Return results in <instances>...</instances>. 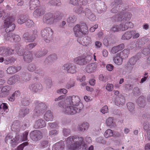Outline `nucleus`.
<instances>
[{
    "label": "nucleus",
    "instance_id": "3c124183",
    "mask_svg": "<svg viewBox=\"0 0 150 150\" xmlns=\"http://www.w3.org/2000/svg\"><path fill=\"white\" fill-rule=\"evenodd\" d=\"M21 103L24 106H27L29 104V100L27 98L25 97H21Z\"/></svg>",
    "mask_w": 150,
    "mask_h": 150
},
{
    "label": "nucleus",
    "instance_id": "bf43d9fd",
    "mask_svg": "<svg viewBox=\"0 0 150 150\" xmlns=\"http://www.w3.org/2000/svg\"><path fill=\"white\" fill-rule=\"evenodd\" d=\"M37 45V43L35 42L25 46V49L27 50H31Z\"/></svg>",
    "mask_w": 150,
    "mask_h": 150
},
{
    "label": "nucleus",
    "instance_id": "f257e3e1",
    "mask_svg": "<svg viewBox=\"0 0 150 150\" xmlns=\"http://www.w3.org/2000/svg\"><path fill=\"white\" fill-rule=\"evenodd\" d=\"M80 102V99L78 96H67L66 101V105L67 106L63 110L64 113L73 115L80 112L83 106Z\"/></svg>",
    "mask_w": 150,
    "mask_h": 150
},
{
    "label": "nucleus",
    "instance_id": "bb28decb",
    "mask_svg": "<svg viewBox=\"0 0 150 150\" xmlns=\"http://www.w3.org/2000/svg\"><path fill=\"white\" fill-rule=\"evenodd\" d=\"M134 31H131L125 32L122 35L121 39L124 40H128L130 39L132 36V35L134 34Z\"/></svg>",
    "mask_w": 150,
    "mask_h": 150
},
{
    "label": "nucleus",
    "instance_id": "774afa93",
    "mask_svg": "<svg viewBox=\"0 0 150 150\" xmlns=\"http://www.w3.org/2000/svg\"><path fill=\"white\" fill-rule=\"evenodd\" d=\"M99 79L100 80L105 82L108 80V78L105 75H103L102 74H100L99 76Z\"/></svg>",
    "mask_w": 150,
    "mask_h": 150
},
{
    "label": "nucleus",
    "instance_id": "4d7b16f0",
    "mask_svg": "<svg viewBox=\"0 0 150 150\" xmlns=\"http://www.w3.org/2000/svg\"><path fill=\"white\" fill-rule=\"evenodd\" d=\"M57 58V55L55 54L50 55L48 57V59L50 62H52L56 60Z\"/></svg>",
    "mask_w": 150,
    "mask_h": 150
},
{
    "label": "nucleus",
    "instance_id": "f704fd0d",
    "mask_svg": "<svg viewBox=\"0 0 150 150\" xmlns=\"http://www.w3.org/2000/svg\"><path fill=\"white\" fill-rule=\"evenodd\" d=\"M139 54H137L134 57H132L129 59V63L131 65H133L135 64L137 61L139 59Z\"/></svg>",
    "mask_w": 150,
    "mask_h": 150
},
{
    "label": "nucleus",
    "instance_id": "f3484780",
    "mask_svg": "<svg viewBox=\"0 0 150 150\" xmlns=\"http://www.w3.org/2000/svg\"><path fill=\"white\" fill-rule=\"evenodd\" d=\"M97 67V64L96 63H93L87 65L85 68V70L88 73H93L96 70Z\"/></svg>",
    "mask_w": 150,
    "mask_h": 150
},
{
    "label": "nucleus",
    "instance_id": "473e14b6",
    "mask_svg": "<svg viewBox=\"0 0 150 150\" xmlns=\"http://www.w3.org/2000/svg\"><path fill=\"white\" fill-rule=\"evenodd\" d=\"M21 69L20 67H8L7 70L8 74H12L19 71Z\"/></svg>",
    "mask_w": 150,
    "mask_h": 150
},
{
    "label": "nucleus",
    "instance_id": "20e7f679",
    "mask_svg": "<svg viewBox=\"0 0 150 150\" xmlns=\"http://www.w3.org/2000/svg\"><path fill=\"white\" fill-rule=\"evenodd\" d=\"M34 104L35 108L34 114L35 116H40L47 108V106L45 104L39 101H35Z\"/></svg>",
    "mask_w": 150,
    "mask_h": 150
},
{
    "label": "nucleus",
    "instance_id": "7c9ffc66",
    "mask_svg": "<svg viewBox=\"0 0 150 150\" xmlns=\"http://www.w3.org/2000/svg\"><path fill=\"white\" fill-rule=\"evenodd\" d=\"M44 118L46 121H52L53 118L52 112L50 110L47 111L44 115Z\"/></svg>",
    "mask_w": 150,
    "mask_h": 150
},
{
    "label": "nucleus",
    "instance_id": "603ef678",
    "mask_svg": "<svg viewBox=\"0 0 150 150\" xmlns=\"http://www.w3.org/2000/svg\"><path fill=\"white\" fill-rule=\"evenodd\" d=\"M50 3L53 6H59L61 4L60 0H52Z\"/></svg>",
    "mask_w": 150,
    "mask_h": 150
},
{
    "label": "nucleus",
    "instance_id": "864d4df0",
    "mask_svg": "<svg viewBox=\"0 0 150 150\" xmlns=\"http://www.w3.org/2000/svg\"><path fill=\"white\" fill-rule=\"evenodd\" d=\"M13 33H8L5 34L4 35V39L6 40L11 41L12 40Z\"/></svg>",
    "mask_w": 150,
    "mask_h": 150
},
{
    "label": "nucleus",
    "instance_id": "de8ad7c7",
    "mask_svg": "<svg viewBox=\"0 0 150 150\" xmlns=\"http://www.w3.org/2000/svg\"><path fill=\"white\" fill-rule=\"evenodd\" d=\"M114 132L110 129H108L105 132L104 134V136L106 138L113 136Z\"/></svg>",
    "mask_w": 150,
    "mask_h": 150
},
{
    "label": "nucleus",
    "instance_id": "79ce46f5",
    "mask_svg": "<svg viewBox=\"0 0 150 150\" xmlns=\"http://www.w3.org/2000/svg\"><path fill=\"white\" fill-rule=\"evenodd\" d=\"M76 17L74 15L69 16L67 20V22L69 23H74L76 22Z\"/></svg>",
    "mask_w": 150,
    "mask_h": 150
},
{
    "label": "nucleus",
    "instance_id": "2f4dec72",
    "mask_svg": "<svg viewBox=\"0 0 150 150\" xmlns=\"http://www.w3.org/2000/svg\"><path fill=\"white\" fill-rule=\"evenodd\" d=\"M129 50L128 49H125L122 51L117 53L120 57L123 59L127 58L129 54Z\"/></svg>",
    "mask_w": 150,
    "mask_h": 150
},
{
    "label": "nucleus",
    "instance_id": "cd10ccee",
    "mask_svg": "<svg viewBox=\"0 0 150 150\" xmlns=\"http://www.w3.org/2000/svg\"><path fill=\"white\" fill-rule=\"evenodd\" d=\"M21 125L19 123V121H14L12 124L11 129L13 130L16 132L19 131L21 128Z\"/></svg>",
    "mask_w": 150,
    "mask_h": 150
},
{
    "label": "nucleus",
    "instance_id": "4be33fe9",
    "mask_svg": "<svg viewBox=\"0 0 150 150\" xmlns=\"http://www.w3.org/2000/svg\"><path fill=\"white\" fill-rule=\"evenodd\" d=\"M85 15L90 21H94L96 20V16L88 8L85 9Z\"/></svg>",
    "mask_w": 150,
    "mask_h": 150
},
{
    "label": "nucleus",
    "instance_id": "9b49d317",
    "mask_svg": "<svg viewBox=\"0 0 150 150\" xmlns=\"http://www.w3.org/2000/svg\"><path fill=\"white\" fill-rule=\"evenodd\" d=\"M92 58V57L90 55L86 56L85 58L79 56L75 58L74 61L75 63L78 64L83 65L89 63Z\"/></svg>",
    "mask_w": 150,
    "mask_h": 150
},
{
    "label": "nucleus",
    "instance_id": "13d9d810",
    "mask_svg": "<svg viewBox=\"0 0 150 150\" xmlns=\"http://www.w3.org/2000/svg\"><path fill=\"white\" fill-rule=\"evenodd\" d=\"M119 26L120 30L124 31L128 29V26L127 25L126 23H122Z\"/></svg>",
    "mask_w": 150,
    "mask_h": 150
},
{
    "label": "nucleus",
    "instance_id": "49530a36",
    "mask_svg": "<svg viewBox=\"0 0 150 150\" xmlns=\"http://www.w3.org/2000/svg\"><path fill=\"white\" fill-rule=\"evenodd\" d=\"M25 75H24L22 76L21 79L23 81L26 82L29 81L31 78V75L29 73H26Z\"/></svg>",
    "mask_w": 150,
    "mask_h": 150
},
{
    "label": "nucleus",
    "instance_id": "a18cd8bd",
    "mask_svg": "<svg viewBox=\"0 0 150 150\" xmlns=\"http://www.w3.org/2000/svg\"><path fill=\"white\" fill-rule=\"evenodd\" d=\"M74 11L78 14H80L84 13L83 7L79 6L74 7Z\"/></svg>",
    "mask_w": 150,
    "mask_h": 150
},
{
    "label": "nucleus",
    "instance_id": "ddd939ff",
    "mask_svg": "<svg viewBox=\"0 0 150 150\" xmlns=\"http://www.w3.org/2000/svg\"><path fill=\"white\" fill-rule=\"evenodd\" d=\"M30 135L31 139L35 142L40 140L42 137V132L38 130L33 131L31 132Z\"/></svg>",
    "mask_w": 150,
    "mask_h": 150
},
{
    "label": "nucleus",
    "instance_id": "338daca9",
    "mask_svg": "<svg viewBox=\"0 0 150 150\" xmlns=\"http://www.w3.org/2000/svg\"><path fill=\"white\" fill-rule=\"evenodd\" d=\"M12 35V40L15 42H19L21 40V38L20 36L17 35H16L13 33Z\"/></svg>",
    "mask_w": 150,
    "mask_h": 150
},
{
    "label": "nucleus",
    "instance_id": "a211bd4d",
    "mask_svg": "<svg viewBox=\"0 0 150 150\" xmlns=\"http://www.w3.org/2000/svg\"><path fill=\"white\" fill-rule=\"evenodd\" d=\"M122 3L121 0H115L113 2V5L115 6L111 10V12L113 13H117L119 10L120 6Z\"/></svg>",
    "mask_w": 150,
    "mask_h": 150
},
{
    "label": "nucleus",
    "instance_id": "393cba45",
    "mask_svg": "<svg viewBox=\"0 0 150 150\" xmlns=\"http://www.w3.org/2000/svg\"><path fill=\"white\" fill-rule=\"evenodd\" d=\"M19 76L17 75L10 78L8 79L7 83L9 85H13L20 80Z\"/></svg>",
    "mask_w": 150,
    "mask_h": 150
},
{
    "label": "nucleus",
    "instance_id": "5701e85b",
    "mask_svg": "<svg viewBox=\"0 0 150 150\" xmlns=\"http://www.w3.org/2000/svg\"><path fill=\"white\" fill-rule=\"evenodd\" d=\"M23 59L24 61L27 62H30L33 59V55L31 51H29L24 54Z\"/></svg>",
    "mask_w": 150,
    "mask_h": 150
},
{
    "label": "nucleus",
    "instance_id": "6e6552de",
    "mask_svg": "<svg viewBox=\"0 0 150 150\" xmlns=\"http://www.w3.org/2000/svg\"><path fill=\"white\" fill-rule=\"evenodd\" d=\"M37 31L36 29L32 30L30 33L25 32L23 34L22 38L28 42H33L37 37Z\"/></svg>",
    "mask_w": 150,
    "mask_h": 150
},
{
    "label": "nucleus",
    "instance_id": "0e129e2a",
    "mask_svg": "<svg viewBox=\"0 0 150 150\" xmlns=\"http://www.w3.org/2000/svg\"><path fill=\"white\" fill-rule=\"evenodd\" d=\"M120 27L118 25H114L110 29V31L112 33L118 32L120 30Z\"/></svg>",
    "mask_w": 150,
    "mask_h": 150
},
{
    "label": "nucleus",
    "instance_id": "052dcab7",
    "mask_svg": "<svg viewBox=\"0 0 150 150\" xmlns=\"http://www.w3.org/2000/svg\"><path fill=\"white\" fill-rule=\"evenodd\" d=\"M96 141L98 143L102 144H105L106 141L103 137H99L96 139Z\"/></svg>",
    "mask_w": 150,
    "mask_h": 150
},
{
    "label": "nucleus",
    "instance_id": "9d476101",
    "mask_svg": "<svg viewBox=\"0 0 150 150\" xmlns=\"http://www.w3.org/2000/svg\"><path fill=\"white\" fill-rule=\"evenodd\" d=\"M14 21L13 17L9 16L4 21V26L6 28V33L13 31L15 27L14 24L12 22Z\"/></svg>",
    "mask_w": 150,
    "mask_h": 150
},
{
    "label": "nucleus",
    "instance_id": "c03bdc74",
    "mask_svg": "<svg viewBox=\"0 0 150 150\" xmlns=\"http://www.w3.org/2000/svg\"><path fill=\"white\" fill-rule=\"evenodd\" d=\"M106 124L108 126L111 127H114L115 123L113 121L112 117H110L107 119L106 120Z\"/></svg>",
    "mask_w": 150,
    "mask_h": 150
},
{
    "label": "nucleus",
    "instance_id": "69168bd1",
    "mask_svg": "<svg viewBox=\"0 0 150 150\" xmlns=\"http://www.w3.org/2000/svg\"><path fill=\"white\" fill-rule=\"evenodd\" d=\"M72 64L71 63H67L64 64L63 66V68L64 70L67 71L68 72L70 69Z\"/></svg>",
    "mask_w": 150,
    "mask_h": 150
},
{
    "label": "nucleus",
    "instance_id": "5fc2aeb1",
    "mask_svg": "<svg viewBox=\"0 0 150 150\" xmlns=\"http://www.w3.org/2000/svg\"><path fill=\"white\" fill-rule=\"evenodd\" d=\"M86 45H88L91 42V38L89 37H85L82 40Z\"/></svg>",
    "mask_w": 150,
    "mask_h": 150
},
{
    "label": "nucleus",
    "instance_id": "412c9836",
    "mask_svg": "<svg viewBox=\"0 0 150 150\" xmlns=\"http://www.w3.org/2000/svg\"><path fill=\"white\" fill-rule=\"evenodd\" d=\"M113 60L114 62L116 64L120 66L122 64L123 59L117 53L113 57Z\"/></svg>",
    "mask_w": 150,
    "mask_h": 150
},
{
    "label": "nucleus",
    "instance_id": "a878e982",
    "mask_svg": "<svg viewBox=\"0 0 150 150\" xmlns=\"http://www.w3.org/2000/svg\"><path fill=\"white\" fill-rule=\"evenodd\" d=\"M64 147V144L62 142H57L53 145L52 150H63Z\"/></svg>",
    "mask_w": 150,
    "mask_h": 150
},
{
    "label": "nucleus",
    "instance_id": "c85d7f7f",
    "mask_svg": "<svg viewBox=\"0 0 150 150\" xmlns=\"http://www.w3.org/2000/svg\"><path fill=\"white\" fill-rule=\"evenodd\" d=\"M99 3L96 4L95 6L97 8V11L99 13L103 12L105 9L106 7H105V4L103 2H99Z\"/></svg>",
    "mask_w": 150,
    "mask_h": 150
},
{
    "label": "nucleus",
    "instance_id": "6ab92c4d",
    "mask_svg": "<svg viewBox=\"0 0 150 150\" xmlns=\"http://www.w3.org/2000/svg\"><path fill=\"white\" fill-rule=\"evenodd\" d=\"M46 124L45 121L41 119L37 120L34 125V127L36 129L41 128L45 127Z\"/></svg>",
    "mask_w": 150,
    "mask_h": 150
},
{
    "label": "nucleus",
    "instance_id": "c9c22d12",
    "mask_svg": "<svg viewBox=\"0 0 150 150\" xmlns=\"http://www.w3.org/2000/svg\"><path fill=\"white\" fill-rule=\"evenodd\" d=\"M47 53V51L45 49H42L37 52L35 54V55L36 57L40 58L45 55Z\"/></svg>",
    "mask_w": 150,
    "mask_h": 150
},
{
    "label": "nucleus",
    "instance_id": "aec40b11",
    "mask_svg": "<svg viewBox=\"0 0 150 150\" xmlns=\"http://www.w3.org/2000/svg\"><path fill=\"white\" fill-rule=\"evenodd\" d=\"M124 47V44H121L119 45L112 47L110 51V53L113 54H115L118 51L123 49Z\"/></svg>",
    "mask_w": 150,
    "mask_h": 150
},
{
    "label": "nucleus",
    "instance_id": "72a5a7b5",
    "mask_svg": "<svg viewBox=\"0 0 150 150\" xmlns=\"http://www.w3.org/2000/svg\"><path fill=\"white\" fill-rule=\"evenodd\" d=\"M137 103L138 106L140 107H144L145 106V98L143 96H141L138 98Z\"/></svg>",
    "mask_w": 150,
    "mask_h": 150
},
{
    "label": "nucleus",
    "instance_id": "423d86ee",
    "mask_svg": "<svg viewBox=\"0 0 150 150\" xmlns=\"http://www.w3.org/2000/svg\"><path fill=\"white\" fill-rule=\"evenodd\" d=\"M74 34L77 37L81 36L87 33L88 29L87 25L85 24L81 25H76L73 28Z\"/></svg>",
    "mask_w": 150,
    "mask_h": 150
},
{
    "label": "nucleus",
    "instance_id": "8fccbe9b",
    "mask_svg": "<svg viewBox=\"0 0 150 150\" xmlns=\"http://www.w3.org/2000/svg\"><path fill=\"white\" fill-rule=\"evenodd\" d=\"M75 82L74 80L73 79H70V81L66 85L65 88L67 89L74 87V86Z\"/></svg>",
    "mask_w": 150,
    "mask_h": 150
},
{
    "label": "nucleus",
    "instance_id": "7ed1b4c3",
    "mask_svg": "<svg viewBox=\"0 0 150 150\" xmlns=\"http://www.w3.org/2000/svg\"><path fill=\"white\" fill-rule=\"evenodd\" d=\"M17 47H15V50L6 47H0V54L3 57H6L13 54L15 50L19 55H24V52L21 50L18 49V48H16Z\"/></svg>",
    "mask_w": 150,
    "mask_h": 150
},
{
    "label": "nucleus",
    "instance_id": "dca6fc26",
    "mask_svg": "<svg viewBox=\"0 0 150 150\" xmlns=\"http://www.w3.org/2000/svg\"><path fill=\"white\" fill-rule=\"evenodd\" d=\"M41 85L38 83H35L30 84L29 86V89L35 93H37L41 91L42 90Z\"/></svg>",
    "mask_w": 150,
    "mask_h": 150
},
{
    "label": "nucleus",
    "instance_id": "b1692460",
    "mask_svg": "<svg viewBox=\"0 0 150 150\" xmlns=\"http://www.w3.org/2000/svg\"><path fill=\"white\" fill-rule=\"evenodd\" d=\"M45 13L44 10L42 8H37L33 12V15L35 17H38L43 15Z\"/></svg>",
    "mask_w": 150,
    "mask_h": 150
},
{
    "label": "nucleus",
    "instance_id": "a19ab883",
    "mask_svg": "<svg viewBox=\"0 0 150 150\" xmlns=\"http://www.w3.org/2000/svg\"><path fill=\"white\" fill-rule=\"evenodd\" d=\"M127 108L128 110L132 113H135V107L134 104L131 102H129L127 104Z\"/></svg>",
    "mask_w": 150,
    "mask_h": 150
},
{
    "label": "nucleus",
    "instance_id": "f03ea898",
    "mask_svg": "<svg viewBox=\"0 0 150 150\" xmlns=\"http://www.w3.org/2000/svg\"><path fill=\"white\" fill-rule=\"evenodd\" d=\"M65 144L68 150H86L87 145L81 137L69 136L66 139Z\"/></svg>",
    "mask_w": 150,
    "mask_h": 150
},
{
    "label": "nucleus",
    "instance_id": "e433bc0d",
    "mask_svg": "<svg viewBox=\"0 0 150 150\" xmlns=\"http://www.w3.org/2000/svg\"><path fill=\"white\" fill-rule=\"evenodd\" d=\"M29 112V109L26 108H23L20 110L19 112V115L21 117H23L28 114Z\"/></svg>",
    "mask_w": 150,
    "mask_h": 150
},
{
    "label": "nucleus",
    "instance_id": "58836bf2",
    "mask_svg": "<svg viewBox=\"0 0 150 150\" xmlns=\"http://www.w3.org/2000/svg\"><path fill=\"white\" fill-rule=\"evenodd\" d=\"M89 126V124L88 123H85L79 125L78 128V129L81 131H84L88 129Z\"/></svg>",
    "mask_w": 150,
    "mask_h": 150
},
{
    "label": "nucleus",
    "instance_id": "6e6d98bb",
    "mask_svg": "<svg viewBox=\"0 0 150 150\" xmlns=\"http://www.w3.org/2000/svg\"><path fill=\"white\" fill-rule=\"evenodd\" d=\"M28 133V132L26 131L23 134L22 137V135H20V137L21 138V140H20L19 142L21 141H26L27 139Z\"/></svg>",
    "mask_w": 150,
    "mask_h": 150
},
{
    "label": "nucleus",
    "instance_id": "c756f323",
    "mask_svg": "<svg viewBox=\"0 0 150 150\" xmlns=\"http://www.w3.org/2000/svg\"><path fill=\"white\" fill-rule=\"evenodd\" d=\"M115 103L117 106L119 107L122 106L125 103V98L122 96L117 98Z\"/></svg>",
    "mask_w": 150,
    "mask_h": 150
},
{
    "label": "nucleus",
    "instance_id": "39448f33",
    "mask_svg": "<svg viewBox=\"0 0 150 150\" xmlns=\"http://www.w3.org/2000/svg\"><path fill=\"white\" fill-rule=\"evenodd\" d=\"M21 139L18 134H16L14 136L13 134L9 133L6 137L5 141L6 143H10L11 146L14 147L19 143Z\"/></svg>",
    "mask_w": 150,
    "mask_h": 150
},
{
    "label": "nucleus",
    "instance_id": "09e8293b",
    "mask_svg": "<svg viewBox=\"0 0 150 150\" xmlns=\"http://www.w3.org/2000/svg\"><path fill=\"white\" fill-rule=\"evenodd\" d=\"M144 44L145 42L142 39H139L137 40L135 44V46L137 47L141 48Z\"/></svg>",
    "mask_w": 150,
    "mask_h": 150
},
{
    "label": "nucleus",
    "instance_id": "2eb2a0df",
    "mask_svg": "<svg viewBox=\"0 0 150 150\" xmlns=\"http://www.w3.org/2000/svg\"><path fill=\"white\" fill-rule=\"evenodd\" d=\"M54 17L53 14L50 13L45 14L43 17V22L47 24H51L53 23Z\"/></svg>",
    "mask_w": 150,
    "mask_h": 150
},
{
    "label": "nucleus",
    "instance_id": "0eeeda50",
    "mask_svg": "<svg viewBox=\"0 0 150 150\" xmlns=\"http://www.w3.org/2000/svg\"><path fill=\"white\" fill-rule=\"evenodd\" d=\"M53 32L50 28L46 27L42 30L41 35L44 40L47 43H49L52 38Z\"/></svg>",
    "mask_w": 150,
    "mask_h": 150
},
{
    "label": "nucleus",
    "instance_id": "4c0bfd02",
    "mask_svg": "<svg viewBox=\"0 0 150 150\" xmlns=\"http://www.w3.org/2000/svg\"><path fill=\"white\" fill-rule=\"evenodd\" d=\"M40 3L38 0H31L30 2V9L33 10L36 7V5H38Z\"/></svg>",
    "mask_w": 150,
    "mask_h": 150
},
{
    "label": "nucleus",
    "instance_id": "4468645a",
    "mask_svg": "<svg viewBox=\"0 0 150 150\" xmlns=\"http://www.w3.org/2000/svg\"><path fill=\"white\" fill-rule=\"evenodd\" d=\"M11 89V87L9 86L0 87V97H4L7 96L9 94Z\"/></svg>",
    "mask_w": 150,
    "mask_h": 150
},
{
    "label": "nucleus",
    "instance_id": "ea45409f",
    "mask_svg": "<svg viewBox=\"0 0 150 150\" xmlns=\"http://www.w3.org/2000/svg\"><path fill=\"white\" fill-rule=\"evenodd\" d=\"M27 18L25 16L21 15L19 16L17 19V23L20 24H22L26 22Z\"/></svg>",
    "mask_w": 150,
    "mask_h": 150
},
{
    "label": "nucleus",
    "instance_id": "37998d69",
    "mask_svg": "<svg viewBox=\"0 0 150 150\" xmlns=\"http://www.w3.org/2000/svg\"><path fill=\"white\" fill-rule=\"evenodd\" d=\"M49 142L47 140L41 141L38 145V147L40 149H43L48 146Z\"/></svg>",
    "mask_w": 150,
    "mask_h": 150
},
{
    "label": "nucleus",
    "instance_id": "e2e57ef3",
    "mask_svg": "<svg viewBox=\"0 0 150 150\" xmlns=\"http://www.w3.org/2000/svg\"><path fill=\"white\" fill-rule=\"evenodd\" d=\"M76 66L73 64H72L71 68L69 70L68 73L74 74L76 72Z\"/></svg>",
    "mask_w": 150,
    "mask_h": 150
},
{
    "label": "nucleus",
    "instance_id": "1a4fd4ad",
    "mask_svg": "<svg viewBox=\"0 0 150 150\" xmlns=\"http://www.w3.org/2000/svg\"><path fill=\"white\" fill-rule=\"evenodd\" d=\"M37 31L36 29L32 30L30 33L25 32L23 34L22 38L28 42H33L37 37Z\"/></svg>",
    "mask_w": 150,
    "mask_h": 150
},
{
    "label": "nucleus",
    "instance_id": "f8f14e48",
    "mask_svg": "<svg viewBox=\"0 0 150 150\" xmlns=\"http://www.w3.org/2000/svg\"><path fill=\"white\" fill-rule=\"evenodd\" d=\"M132 16L130 13H125L122 15L117 14L113 17L115 21H128L129 20Z\"/></svg>",
    "mask_w": 150,
    "mask_h": 150
},
{
    "label": "nucleus",
    "instance_id": "680f3d73",
    "mask_svg": "<svg viewBox=\"0 0 150 150\" xmlns=\"http://www.w3.org/2000/svg\"><path fill=\"white\" fill-rule=\"evenodd\" d=\"M62 132L64 136L67 137L71 134V131L69 129L64 128L63 129Z\"/></svg>",
    "mask_w": 150,
    "mask_h": 150
}]
</instances>
